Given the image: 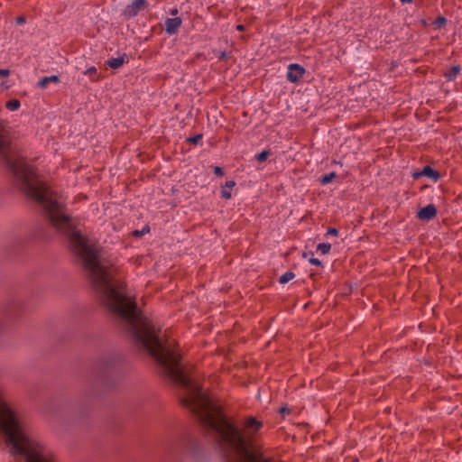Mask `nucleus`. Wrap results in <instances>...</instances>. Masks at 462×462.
<instances>
[{"mask_svg": "<svg viewBox=\"0 0 462 462\" xmlns=\"http://www.w3.org/2000/svg\"><path fill=\"white\" fill-rule=\"evenodd\" d=\"M236 186V182L234 180H228L225 183L224 187L232 189Z\"/></svg>", "mask_w": 462, "mask_h": 462, "instance_id": "22", "label": "nucleus"}, {"mask_svg": "<svg viewBox=\"0 0 462 462\" xmlns=\"http://www.w3.org/2000/svg\"><path fill=\"white\" fill-rule=\"evenodd\" d=\"M179 14V10L177 8H172L170 10V14L175 16Z\"/></svg>", "mask_w": 462, "mask_h": 462, "instance_id": "25", "label": "nucleus"}, {"mask_svg": "<svg viewBox=\"0 0 462 462\" xmlns=\"http://www.w3.org/2000/svg\"><path fill=\"white\" fill-rule=\"evenodd\" d=\"M331 249V245L328 243H321L319 244L317 246L318 252H319L321 254H327L329 253Z\"/></svg>", "mask_w": 462, "mask_h": 462, "instance_id": "12", "label": "nucleus"}, {"mask_svg": "<svg viewBox=\"0 0 462 462\" xmlns=\"http://www.w3.org/2000/svg\"><path fill=\"white\" fill-rule=\"evenodd\" d=\"M0 160L13 173L17 186L42 205L50 223L69 239L71 250L80 256L90 280L98 292H125V285L116 279V269L99 259L97 248L75 228L73 220L65 213V202L51 191L28 164L18 148L12 143L6 124L0 121Z\"/></svg>", "mask_w": 462, "mask_h": 462, "instance_id": "1", "label": "nucleus"}, {"mask_svg": "<svg viewBox=\"0 0 462 462\" xmlns=\"http://www.w3.org/2000/svg\"><path fill=\"white\" fill-rule=\"evenodd\" d=\"M335 176H336L335 172H330L328 174L322 176L320 179L321 184L326 185V184L329 183L330 181H332V180L335 178Z\"/></svg>", "mask_w": 462, "mask_h": 462, "instance_id": "14", "label": "nucleus"}, {"mask_svg": "<svg viewBox=\"0 0 462 462\" xmlns=\"http://www.w3.org/2000/svg\"><path fill=\"white\" fill-rule=\"evenodd\" d=\"M437 215V208L433 204H430L422 208L417 214V217L421 220H430Z\"/></svg>", "mask_w": 462, "mask_h": 462, "instance_id": "5", "label": "nucleus"}, {"mask_svg": "<svg viewBox=\"0 0 462 462\" xmlns=\"http://www.w3.org/2000/svg\"><path fill=\"white\" fill-rule=\"evenodd\" d=\"M294 277L295 274L292 272H287L280 277L279 282L281 284H285L291 280H292Z\"/></svg>", "mask_w": 462, "mask_h": 462, "instance_id": "13", "label": "nucleus"}, {"mask_svg": "<svg viewBox=\"0 0 462 462\" xmlns=\"http://www.w3.org/2000/svg\"><path fill=\"white\" fill-rule=\"evenodd\" d=\"M182 24L180 17L167 18L164 22V30L167 34H176Z\"/></svg>", "mask_w": 462, "mask_h": 462, "instance_id": "4", "label": "nucleus"}, {"mask_svg": "<svg viewBox=\"0 0 462 462\" xmlns=\"http://www.w3.org/2000/svg\"><path fill=\"white\" fill-rule=\"evenodd\" d=\"M305 69L297 63H292L288 66L287 79L290 82L296 83L303 77Z\"/></svg>", "mask_w": 462, "mask_h": 462, "instance_id": "3", "label": "nucleus"}, {"mask_svg": "<svg viewBox=\"0 0 462 462\" xmlns=\"http://www.w3.org/2000/svg\"><path fill=\"white\" fill-rule=\"evenodd\" d=\"M50 82L59 83L60 82V79L56 75H52V76H50V77H43L42 79H40V81L38 82V85H39V87L44 88L47 87V85Z\"/></svg>", "mask_w": 462, "mask_h": 462, "instance_id": "7", "label": "nucleus"}, {"mask_svg": "<svg viewBox=\"0 0 462 462\" xmlns=\"http://www.w3.org/2000/svg\"><path fill=\"white\" fill-rule=\"evenodd\" d=\"M9 74H10V71L8 69H0V76L8 77Z\"/></svg>", "mask_w": 462, "mask_h": 462, "instance_id": "23", "label": "nucleus"}, {"mask_svg": "<svg viewBox=\"0 0 462 462\" xmlns=\"http://www.w3.org/2000/svg\"><path fill=\"white\" fill-rule=\"evenodd\" d=\"M236 30L239 31V32H242L245 30V26L243 24H237L236 25Z\"/></svg>", "mask_w": 462, "mask_h": 462, "instance_id": "27", "label": "nucleus"}, {"mask_svg": "<svg viewBox=\"0 0 462 462\" xmlns=\"http://www.w3.org/2000/svg\"><path fill=\"white\" fill-rule=\"evenodd\" d=\"M201 139H202V134H199L195 136L189 138L188 141L193 144H197L201 141Z\"/></svg>", "mask_w": 462, "mask_h": 462, "instance_id": "18", "label": "nucleus"}, {"mask_svg": "<svg viewBox=\"0 0 462 462\" xmlns=\"http://www.w3.org/2000/svg\"><path fill=\"white\" fill-rule=\"evenodd\" d=\"M214 173L217 176H219V177H222L224 175V172H223L222 169L219 166L214 167Z\"/></svg>", "mask_w": 462, "mask_h": 462, "instance_id": "20", "label": "nucleus"}, {"mask_svg": "<svg viewBox=\"0 0 462 462\" xmlns=\"http://www.w3.org/2000/svg\"><path fill=\"white\" fill-rule=\"evenodd\" d=\"M280 413L282 414H285V413H289L290 412V410L287 408V407H282L279 411Z\"/></svg>", "mask_w": 462, "mask_h": 462, "instance_id": "26", "label": "nucleus"}, {"mask_svg": "<svg viewBox=\"0 0 462 462\" xmlns=\"http://www.w3.org/2000/svg\"><path fill=\"white\" fill-rule=\"evenodd\" d=\"M268 156H269V152L263 151L256 155V160L258 162H264L268 158Z\"/></svg>", "mask_w": 462, "mask_h": 462, "instance_id": "17", "label": "nucleus"}, {"mask_svg": "<svg viewBox=\"0 0 462 462\" xmlns=\"http://www.w3.org/2000/svg\"><path fill=\"white\" fill-rule=\"evenodd\" d=\"M84 74L88 75L90 78V80L93 82H97L100 79L95 66L89 67L87 70L84 71Z\"/></svg>", "mask_w": 462, "mask_h": 462, "instance_id": "10", "label": "nucleus"}, {"mask_svg": "<svg viewBox=\"0 0 462 462\" xmlns=\"http://www.w3.org/2000/svg\"><path fill=\"white\" fill-rule=\"evenodd\" d=\"M21 106V103L18 99H12V100H8L6 103H5V107L9 110V111H16L20 108Z\"/></svg>", "mask_w": 462, "mask_h": 462, "instance_id": "11", "label": "nucleus"}, {"mask_svg": "<svg viewBox=\"0 0 462 462\" xmlns=\"http://www.w3.org/2000/svg\"><path fill=\"white\" fill-rule=\"evenodd\" d=\"M414 176L415 177L427 176V177L432 179L433 180H438L439 179V173L438 171H436L435 170H433L429 165L425 166L420 173H416Z\"/></svg>", "mask_w": 462, "mask_h": 462, "instance_id": "6", "label": "nucleus"}, {"mask_svg": "<svg viewBox=\"0 0 462 462\" xmlns=\"http://www.w3.org/2000/svg\"><path fill=\"white\" fill-rule=\"evenodd\" d=\"M125 63L124 57L111 58L106 60V64L112 69H118Z\"/></svg>", "mask_w": 462, "mask_h": 462, "instance_id": "9", "label": "nucleus"}, {"mask_svg": "<svg viewBox=\"0 0 462 462\" xmlns=\"http://www.w3.org/2000/svg\"><path fill=\"white\" fill-rule=\"evenodd\" d=\"M402 4H410L412 0H400Z\"/></svg>", "mask_w": 462, "mask_h": 462, "instance_id": "29", "label": "nucleus"}, {"mask_svg": "<svg viewBox=\"0 0 462 462\" xmlns=\"http://www.w3.org/2000/svg\"><path fill=\"white\" fill-rule=\"evenodd\" d=\"M338 235V230L334 227H329L327 231V236H337Z\"/></svg>", "mask_w": 462, "mask_h": 462, "instance_id": "19", "label": "nucleus"}, {"mask_svg": "<svg viewBox=\"0 0 462 462\" xmlns=\"http://www.w3.org/2000/svg\"><path fill=\"white\" fill-rule=\"evenodd\" d=\"M16 23H17L18 24H23V23H25V18H24V17H23V16L17 17V18H16Z\"/></svg>", "mask_w": 462, "mask_h": 462, "instance_id": "24", "label": "nucleus"}, {"mask_svg": "<svg viewBox=\"0 0 462 462\" xmlns=\"http://www.w3.org/2000/svg\"><path fill=\"white\" fill-rule=\"evenodd\" d=\"M460 72L459 66H452L448 71L444 73V77L448 80H454Z\"/></svg>", "mask_w": 462, "mask_h": 462, "instance_id": "8", "label": "nucleus"}, {"mask_svg": "<svg viewBox=\"0 0 462 462\" xmlns=\"http://www.w3.org/2000/svg\"><path fill=\"white\" fill-rule=\"evenodd\" d=\"M221 197L225 199H229L232 197L231 189L222 186L221 188Z\"/></svg>", "mask_w": 462, "mask_h": 462, "instance_id": "15", "label": "nucleus"}, {"mask_svg": "<svg viewBox=\"0 0 462 462\" xmlns=\"http://www.w3.org/2000/svg\"><path fill=\"white\" fill-rule=\"evenodd\" d=\"M225 57H226V52L222 51L218 58H219V60H222V59H225Z\"/></svg>", "mask_w": 462, "mask_h": 462, "instance_id": "28", "label": "nucleus"}, {"mask_svg": "<svg viewBox=\"0 0 462 462\" xmlns=\"http://www.w3.org/2000/svg\"><path fill=\"white\" fill-rule=\"evenodd\" d=\"M310 263L313 265H316V266H320L322 263H321V261L319 260L318 258H310Z\"/></svg>", "mask_w": 462, "mask_h": 462, "instance_id": "21", "label": "nucleus"}, {"mask_svg": "<svg viewBox=\"0 0 462 462\" xmlns=\"http://www.w3.org/2000/svg\"><path fill=\"white\" fill-rule=\"evenodd\" d=\"M147 5H148L145 0H133L124 9L123 15L126 19L134 18L139 14V12L144 10L147 7Z\"/></svg>", "mask_w": 462, "mask_h": 462, "instance_id": "2", "label": "nucleus"}, {"mask_svg": "<svg viewBox=\"0 0 462 462\" xmlns=\"http://www.w3.org/2000/svg\"><path fill=\"white\" fill-rule=\"evenodd\" d=\"M446 18L443 17V16H439L435 22L433 23L434 26L436 28H440L441 26H443L445 23H446Z\"/></svg>", "mask_w": 462, "mask_h": 462, "instance_id": "16", "label": "nucleus"}]
</instances>
